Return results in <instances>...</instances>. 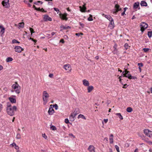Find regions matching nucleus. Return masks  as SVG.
I'll return each instance as SVG.
<instances>
[{"instance_id": "f257e3e1", "label": "nucleus", "mask_w": 152, "mask_h": 152, "mask_svg": "<svg viewBox=\"0 0 152 152\" xmlns=\"http://www.w3.org/2000/svg\"><path fill=\"white\" fill-rule=\"evenodd\" d=\"M17 107L15 106L12 107L11 104H8L6 108L7 114L11 116H12L15 114V112L16 111Z\"/></svg>"}, {"instance_id": "f03ea898", "label": "nucleus", "mask_w": 152, "mask_h": 152, "mask_svg": "<svg viewBox=\"0 0 152 152\" xmlns=\"http://www.w3.org/2000/svg\"><path fill=\"white\" fill-rule=\"evenodd\" d=\"M12 88L13 91L12 92L15 91L16 94H19L20 92L21 87L16 82L13 84L12 86Z\"/></svg>"}, {"instance_id": "7ed1b4c3", "label": "nucleus", "mask_w": 152, "mask_h": 152, "mask_svg": "<svg viewBox=\"0 0 152 152\" xmlns=\"http://www.w3.org/2000/svg\"><path fill=\"white\" fill-rule=\"evenodd\" d=\"M50 96L49 94L46 91H43L42 93V98L43 101V104L46 105L48 101Z\"/></svg>"}, {"instance_id": "20e7f679", "label": "nucleus", "mask_w": 152, "mask_h": 152, "mask_svg": "<svg viewBox=\"0 0 152 152\" xmlns=\"http://www.w3.org/2000/svg\"><path fill=\"white\" fill-rule=\"evenodd\" d=\"M123 77L128 78L129 79H135L137 78L135 77L132 76L130 74L129 72L126 69L124 72H123L122 73Z\"/></svg>"}, {"instance_id": "39448f33", "label": "nucleus", "mask_w": 152, "mask_h": 152, "mask_svg": "<svg viewBox=\"0 0 152 152\" xmlns=\"http://www.w3.org/2000/svg\"><path fill=\"white\" fill-rule=\"evenodd\" d=\"M144 133L145 135L149 138H152V131L147 129H145L143 130Z\"/></svg>"}, {"instance_id": "423d86ee", "label": "nucleus", "mask_w": 152, "mask_h": 152, "mask_svg": "<svg viewBox=\"0 0 152 152\" xmlns=\"http://www.w3.org/2000/svg\"><path fill=\"white\" fill-rule=\"evenodd\" d=\"M141 31L143 32L148 27V25L145 22H142L140 25Z\"/></svg>"}, {"instance_id": "0eeeda50", "label": "nucleus", "mask_w": 152, "mask_h": 152, "mask_svg": "<svg viewBox=\"0 0 152 152\" xmlns=\"http://www.w3.org/2000/svg\"><path fill=\"white\" fill-rule=\"evenodd\" d=\"M14 49L16 52L19 53L21 52L24 50V49L23 48L19 46H15L14 48Z\"/></svg>"}, {"instance_id": "6e6552de", "label": "nucleus", "mask_w": 152, "mask_h": 152, "mask_svg": "<svg viewBox=\"0 0 152 152\" xmlns=\"http://www.w3.org/2000/svg\"><path fill=\"white\" fill-rule=\"evenodd\" d=\"M9 0H4L2 2V5L6 8H8L9 7Z\"/></svg>"}, {"instance_id": "1a4fd4ad", "label": "nucleus", "mask_w": 152, "mask_h": 152, "mask_svg": "<svg viewBox=\"0 0 152 152\" xmlns=\"http://www.w3.org/2000/svg\"><path fill=\"white\" fill-rule=\"evenodd\" d=\"M88 150L89 152H95V148L92 145H90L88 148Z\"/></svg>"}, {"instance_id": "9d476101", "label": "nucleus", "mask_w": 152, "mask_h": 152, "mask_svg": "<svg viewBox=\"0 0 152 152\" xmlns=\"http://www.w3.org/2000/svg\"><path fill=\"white\" fill-rule=\"evenodd\" d=\"M115 11L113 12V14H116L118 12L121 10V9L120 8V6L118 4H116L115 5Z\"/></svg>"}, {"instance_id": "9b49d317", "label": "nucleus", "mask_w": 152, "mask_h": 152, "mask_svg": "<svg viewBox=\"0 0 152 152\" xmlns=\"http://www.w3.org/2000/svg\"><path fill=\"white\" fill-rule=\"evenodd\" d=\"M43 19L45 21H51L52 20L51 18L49 16L47 15H44Z\"/></svg>"}, {"instance_id": "f8f14e48", "label": "nucleus", "mask_w": 152, "mask_h": 152, "mask_svg": "<svg viewBox=\"0 0 152 152\" xmlns=\"http://www.w3.org/2000/svg\"><path fill=\"white\" fill-rule=\"evenodd\" d=\"M52 104L50 105V107L48 111V114L50 115H52L54 113L55 111L52 107Z\"/></svg>"}, {"instance_id": "ddd939ff", "label": "nucleus", "mask_w": 152, "mask_h": 152, "mask_svg": "<svg viewBox=\"0 0 152 152\" xmlns=\"http://www.w3.org/2000/svg\"><path fill=\"white\" fill-rule=\"evenodd\" d=\"M117 45L116 44H115L113 47L114 50L112 51V53L114 54L118 55V50L117 49Z\"/></svg>"}, {"instance_id": "4468645a", "label": "nucleus", "mask_w": 152, "mask_h": 152, "mask_svg": "<svg viewBox=\"0 0 152 152\" xmlns=\"http://www.w3.org/2000/svg\"><path fill=\"white\" fill-rule=\"evenodd\" d=\"M67 14L66 13H65L63 14H60L59 16L60 18L63 20H66L68 19V18L66 17V16H67Z\"/></svg>"}, {"instance_id": "2eb2a0df", "label": "nucleus", "mask_w": 152, "mask_h": 152, "mask_svg": "<svg viewBox=\"0 0 152 152\" xmlns=\"http://www.w3.org/2000/svg\"><path fill=\"white\" fill-rule=\"evenodd\" d=\"M77 114L75 112H73L71 114L69 117L70 120L71 121H73L75 120V118Z\"/></svg>"}, {"instance_id": "dca6fc26", "label": "nucleus", "mask_w": 152, "mask_h": 152, "mask_svg": "<svg viewBox=\"0 0 152 152\" xmlns=\"http://www.w3.org/2000/svg\"><path fill=\"white\" fill-rule=\"evenodd\" d=\"M64 68L66 70H69V71H71L72 70L71 66H70V64H67L64 65Z\"/></svg>"}, {"instance_id": "f3484780", "label": "nucleus", "mask_w": 152, "mask_h": 152, "mask_svg": "<svg viewBox=\"0 0 152 152\" xmlns=\"http://www.w3.org/2000/svg\"><path fill=\"white\" fill-rule=\"evenodd\" d=\"M8 99L12 104H15L16 103V100L15 98L10 97L8 98Z\"/></svg>"}, {"instance_id": "a211bd4d", "label": "nucleus", "mask_w": 152, "mask_h": 152, "mask_svg": "<svg viewBox=\"0 0 152 152\" xmlns=\"http://www.w3.org/2000/svg\"><path fill=\"white\" fill-rule=\"evenodd\" d=\"M83 85L86 86H88L89 85V81L86 79H84L82 81Z\"/></svg>"}, {"instance_id": "6ab92c4d", "label": "nucleus", "mask_w": 152, "mask_h": 152, "mask_svg": "<svg viewBox=\"0 0 152 152\" xmlns=\"http://www.w3.org/2000/svg\"><path fill=\"white\" fill-rule=\"evenodd\" d=\"M108 27L110 29H113L114 27V23L113 20L110 21V23Z\"/></svg>"}, {"instance_id": "aec40b11", "label": "nucleus", "mask_w": 152, "mask_h": 152, "mask_svg": "<svg viewBox=\"0 0 152 152\" xmlns=\"http://www.w3.org/2000/svg\"><path fill=\"white\" fill-rule=\"evenodd\" d=\"M86 4H84V5H83V7L80 6L79 7V8H80V11L82 12H85V10L86 9Z\"/></svg>"}, {"instance_id": "412c9836", "label": "nucleus", "mask_w": 152, "mask_h": 152, "mask_svg": "<svg viewBox=\"0 0 152 152\" xmlns=\"http://www.w3.org/2000/svg\"><path fill=\"white\" fill-rule=\"evenodd\" d=\"M102 15L104 16L105 18H107L110 21H111L112 20H113V19L112 18L111 16L109 15H105L104 14H103Z\"/></svg>"}, {"instance_id": "4be33fe9", "label": "nucleus", "mask_w": 152, "mask_h": 152, "mask_svg": "<svg viewBox=\"0 0 152 152\" xmlns=\"http://www.w3.org/2000/svg\"><path fill=\"white\" fill-rule=\"evenodd\" d=\"M24 23L23 22L20 23L18 25V28L20 29V28H23L24 27Z\"/></svg>"}, {"instance_id": "5701e85b", "label": "nucleus", "mask_w": 152, "mask_h": 152, "mask_svg": "<svg viewBox=\"0 0 152 152\" xmlns=\"http://www.w3.org/2000/svg\"><path fill=\"white\" fill-rule=\"evenodd\" d=\"M87 90H88V92L90 93L91 92L93 89L94 88L92 86H88Z\"/></svg>"}, {"instance_id": "b1692460", "label": "nucleus", "mask_w": 152, "mask_h": 152, "mask_svg": "<svg viewBox=\"0 0 152 152\" xmlns=\"http://www.w3.org/2000/svg\"><path fill=\"white\" fill-rule=\"evenodd\" d=\"M113 135L112 134H111L110 136L109 141L110 143L112 144L113 142Z\"/></svg>"}, {"instance_id": "393cba45", "label": "nucleus", "mask_w": 152, "mask_h": 152, "mask_svg": "<svg viewBox=\"0 0 152 152\" xmlns=\"http://www.w3.org/2000/svg\"><path fill=\"white\" fill-rule=\"evenodd\" d=\"M140 3L139 2L135 3L133 5V8L134 9H137L139 6Z\"/></svg>"}, {"instance_id": "a878e982", "label": "nucleus", "mask_w": 152, "mask_h": 152, "mask_svg": "<svg viewBox=\"0 0 152 152\" xmlns=\"http://www.w3.org/2000/svg\"><path fill=\"white\" fill-rule=\"evenodd\" d=\"M140 5L142 6L146 7L147 6V3L144 1H142L140 2Z\"/></svg>"}, {"instance_id": "bb28decb", "label": "nucleus", "mask_w": 152, "mask_h": 152, "mask_svg": "<svg viewBox=\"0 0 152 152\" xmlns=\"http://www.w3.org/2000/svg\"><path fill=\"white\" fill-rule=\"evenodd\" d=\"M0 28L1 29V32L3 34L4 32L5 28L2 25L0 26Z\"/></svg>"}, {"instance_id": "cd10ccee", "label": "nucleus", "mask_w": 152, "mask_h": 152, "mask_svg": "<svg viewBox=\"0 0 152 152\" xmlns=\"http://www.w3.org/2000/svg\"><path fill=\"white\" fill-rule=\"evenodd\" d=\"M78 118H82L84 120H86V118L83 115L80 114L77 117Z\"/></svg>"}, {"instance_id": "c85d7f7f", "label": "nucleus", "mask_w": 152, "mask_h": 152, "mask_svg": "<svg viewBox=\"0 0 152 152\" xmlns=\"http://www.w3.org/2000/svg\"><path fill=\"white\" fill-rule=\"evenodd\" d=\"M60 28H61V30L66 29L69 28H70V27L69 26H61Z\"/></svg>"}, {"instance_id": "c756f323", "label": "nucleus", "mask_w": 152, "mask_h": 152, "mask_svg": "<svg viewBox=\"0 0 152 152\" xmlns=\"http://www.w3.org/2000/svg\"><path fill=\"white\" fill-rule=\"evenodd\" d=\"M13 60V59L11 57H8L6 59V61L7 62H10L12 61Z\"/></svg>"}, {"instance_id": "7c9ffc66", "label": "nucleus", "mask_w": 152, "mask_h": 152, "mask_svg": "<svg viewBox=\"0 0 152 152\" xmlns=\"http://www.w3.org/2000/svg\"><path fill=\"white\" fill-rule=\"evenodd\" d=\"M116 115L118 116L119 118L121 120H123V116L121 115L120 113H116L115 114Z\"/></svg>"}, {"instance_id": "2f4dec72", "label": "nucleus", "mask_w": 152, "mask_h": 152, "mask_svg": "<svg viewBox=\"0 0 152 152\" xmlns=\"http://www.w3.org/2000/svg\"><path fill=\"white\" fill-rule=\"evenodd\" d=\"M132 109L131 107H128L126 108V111L129 113L132 112Z\"/></svg>"}, {"instance_id": "473e14b6", "label": "nucleus", "mask_w": 152, "mask_h": 152, "mask_svg": "<svg viewBox=\"0 0 152 152\" xmlns=\"http://www.w3.org/2000/svg\"><path fill=\"white\" fill-rule=\"evenodd\" d=\"M88 20L89 21H92L93 20V19L92 18V16L90 15L89 17L88 18Z\"/></svg>"}, {"instance_id": "72a5a7b5", "label": "nucleus", "mask_w": 152, "mask_h": 152, "mask_svg": "<svg viewBox=\"0 0 152 152\" xmlns=\"http://www.w3.org/2000/svg\"><path fill=\"white\" fill-rule=\"evenodd\" d=\"M152 31H148V36L150 37H151L152 36Z\"/></svg>"}, {"instance_id": "f704fd0d", "label": "nucleus", "mask_w": 152, "mask_h": 152, "mask_svg": "<svg viewBox=\"0 0 152 152\" xmlns=\"http://www.w3.org/2000/svg\"><path fill=\"white\" fill-rule=\"evenodd\" d=\"M150 50V49L148 48H144L143 49V50L145 53L148 52Z\"/></svg>"}, {"instance_id": "c9c22d12", "label": "nucleus", "mask_w": 152, "mask_h": 152, "mask_svg": "<svg viewBox=\"0 0 152 152\" xmlns=\"http://www.w3.org/2000/svg\"><path fill=\"white\" fill-rule=\"evenodd\" d=\"M124 47L126 50L129 47V45L127 43H125V44Z\"/></svg>"}, {"instance_id": "e433bc0d", "label": "nucleus", "mask_w": 152, "mask_h": 152, "mask_svg": "<svg viewBox=\"0 0 152 152\" xmlns=\"http://www.w3.org/2000/svg\"><path fill=\"white\" fill-rule=\"evenodd\" d=\"M50 129L53 130H56V127L54 126H51Z\"/></svg>"}, {"instance_id": "4c0bfd02", "label": "nucleus", "mask_w": 152, "mask_h": 152, "mask_svg": "<svg viewBox=\"0 0 152 152\" xmlns=\"http://www.w3.org/2000/svg\"><path fill=\"white\" fill-rule=\"evenodd\" d=\"M16 138L17 139H20L21 138V136L20 134H17Z\"/></svg>"}, {"instance_id": "58836bf2", "label": "nucleus", "mask_w": 152, "mask_h": 152, "mask_svg": "<svg viewBox=\"0 0 152 152\" xmlns=\"http://www.w3.org/2000/svg\"><path fill=\"white\" fill-rule=\"evenodd\" d=\"M12 43H20V42L16 39H13L12 41Z\"/></svg>"}, {"instance_id": "ea45409f", "label": "nucleus", "mask_w": 152, "mask_h": 152, "mask_svg": "<svg viewBox=\"0 0 152 152\" xmlns=\"http://www.w3.org/2000/svg\"><path fill=\"white\" fill-rule=\"evenodd\" d=\"M53 107H55V109L56 110H57L58 109V105L56 104H55L54 105H52V106Z\"/></svg>"}, {"instance_id": "a19ab883", "label": "nucleus", "mask_w": 152, "mask_h": 152, "mask_svg": "<svg viewBox=\"0 0 152 152\" xmlns=\"http://www.w3.org/2000/svg\"><path fill=\"white\" fill-rule=\"evenodd\" d=\"M29 29L31 34H32V33H34V30L33 28H30Z\"/></svg>"}, {"instance_id": "79ce46f5", "label": "nucleus", "mask_w": 152, "mask_h": 152, "mask_svg": "<svg viewBox=\"0 0 152 152\" xmlns=\"http://www.w3.org/2000/svg\"><path fill=\"white\" fill-rule=\"evenodd\" d=\"M115 147L117 151V152H120L119 150V148L118 146L117 145H115Z\"/></svg>"}, {"instance_id": "37998d69", "label": "nucleus", "mask_w": 152, "mask_h": 152, "mask_svg": "<svg viewBox=\"0 0 152 152\" xmlns=\"http://www.w3.org/2000/svg\"><path fill=\"white\" fill-rule=\"evenodd\" d=\"M16 145V144L15 143L13 142L10 145V147H13L14 146H15V145Z\"/></svg>"}, {"instance_id": "c03bdc74", "label": "nucleus", "mask_w": 152, "mask_h": 152, "mask_svg": "<svg viewBox=\"0 0 152 152\" xmlns=\"http://www.w3.org/2000/svg\"><path fill=\"white\" fill-rule=\"evenodd\" d=\"M42 137L45 139H47V136L45 134H42Z\"/></svg>"}, {"instance_id": "a18cd8bd", "label": "nucleus", "mask_w": 152, "mask_h": 152, "mask_svg": "<svg viewBox=\"0 0 152 152\" xmlns=\"http://www.w3.org/2000/svg\"><path fill=\"white\" fill-rule=\"evenodd\" d=\"M65 122L66 124H68L69 123V120L67 118H66L65 119Z\"/></svg>"}, {"instance_id": "49530a36", "label": "nucleus", "mask_w": 152, "mask_h": 152, "mask_svg": "<svg viewBox=\"0 0 152 152\" xmlns=\"http://www.w3.org/2000/svg\"><path fill=\"white\" fill-rule=\"evenodd\" d=\"M53 9H54V10L55 11H56V12H57V13H58L59 12V10L58 9L56 8H54Z\"/></svg>"}, {"instance_id": "de8ad7c7", "label": "nucleus", "mask_w": 152, "mask_h": 152, "mask_svg": "<svg viewBox=\"0 0 152 152\" xmlns=\"http://www.w3.org/2000/svg\"><path fill=\"white\" fill-rule=\"evenodd\" d=\"M3 105L1 104L0 103V112H1L3 108Z\"/></svg>"}, {"instance_id": "09e8293b", "label": "nucleus", "mask_w": 152, "mask_h": 152, "mask_svg": "<svg viewBox=\"0 0 152 152\" xmlns=\"http://www.w3.org/2000/svg\"><path fill=\"white\" fill-rule=\"evenodd\" d=\"M123 76V75H122L121 76H120L119 77V81L121 83H122V81H121V77Z\"/></svg>"}, {"instance_id": "8fccbe9b", "label": "nucleus", "mask_w": 152, "mask_h": 152, "mask_svg": "<svg viewBox=\"0 0 152 152\" xmlns=\"http://www.w3.org/2000/svg\"><path fill=\"white\" fill-rule=\"evenodd\" d=\"M3 69V67L1 65H0V71L2 70Z\"/></svg>"}, {"instance_id": "3c124183", "label": "nucleus", "mask_w": 152, "mask_h": 152, "mask_svg": "<svg viewBox=\"0 0 152 152\" xmlns=\"http://www.w3.org/2000/svg\"><path fill=\"white\" fill-rule=\"evenodd\" d=\"M80 25L82 27V28L84 27V24L83 23H79Z\"/></svg>"}, {"instance_id": "603ef678", "label": "nucleus", "mask_w": 152, "mask_h": 152, "mask_svg": "<svg viewBox=\"0 0 152 152\" xmlns=\"http://www.w3.org/2000/svg\"><path fill=\"white\" fill-rule=\"evenodd\" d=\"M138 65L140 66V67H142L143 66V64L142 63H139L138 64Z\"/></svg>"}, {"instance_id": "864d4df0", "label": "nucleus", "mask_w": 152, "mask_h": 152, "mask_svg": "<svg viewBox=\"0 0 152 152\" xmlns=\"http://www.w3.org/2000/svg\"><path fill=\"white\" fill-rule=\"evenodd\" d=\"M30 39H31L35 43H36V42H37L36 40L34 39L33 38H31V37L30 38Z\"/></svg>"}, {"instance_id": "5fc2aeb1", "label": "nucleus", "mask_w": 152, "mask_h": 152, "mask_svg": "<svg viewBox=\"0 0 152 152\" xmlns=\"http://www.w3.org/2000/svg\"><path fill=\"white\" fill-rule=\"evenodd\" d=\"M69 135L70 136H72V137L74 138H75V136H74L72 134H69Z\"/></svg>"}, {"instance_id": "6e6d98bb", "label": "nucleus", "mask_w": 152, "mask_h": 152, "mask_svg": "<svg viewBox=\"0 0 152 152\" xmlns=\"http://www.w3.org/2000/svg\"><path fill=\"white\" fill-rule=\"evenodd\" d=\"M108 121V119H104V121L105 123H106Z\"/></svg>"}, {"instance_id": "4d7b16f0", "label": "nucleus", "mask_w": 152, "mask_h": 152, "mask_svg": "<svg viewBox=\"0 0 152 152\" xmlns=\"http://www.w3.org/2000/svg\"><path fill=\"white\" fill-rule=\"evenodd\" d=\"M15 148L16 150H18L19 149V147L16 145L15 146Z\"/></svg>"}, {"instance_id": "13d9d810", "label": "nucleus", "mask_w": 152, "mask_h": 152, "mask_svg": "<svg viewBox=\"0 0 152 152\" xmlns=\"http://www.w3.org/2000/svg\"><path fill=\"white\" fill-rule=\"evenodd\" d=\"M53 74H50L49 75V76L50 77H52L53 76Z\"/></svg>"}, {"instance_id": "bf43d9fd", "label": "nucleus", "mask_w": 152, "mask_h": 152, "mask_svg": "<svg viewBox=\"0 0 152 152\" xmlns=\"http://www.w3.org/2000/svg\"><path fill=\"white\" fill-rule=\"evenodd\" d=\"M147 142L149 144H150H150H151V145H152V142L151 141H148Z\"/></svg>"}, {"instance_id": "052dcab7", "label": "nucleus", "mask_w": 152, "mask_h": 152, "mask_svg": "<svg viewBox=\"0 0 152 152\" xmlns=\"http://www.w3.org/2000/svg\"><path fill=\"white\" fill-rule=\"evenodd\" d=\"M60 42L64 43V39H61L60 40Z\"/></svg>"}, {"instance_id": "680f3d73", "label": "nucleus", "mask_w": 152, "mask_h": 152, "mask_svg": "<svg viewBox=\"0 0 152 152\" xmlns=\"http://www.w3.org/2000/svg\"><path fill=\"white\" fill-rule=\"evenodd\" d=\"M104 140H105L106 141H108V139L107 137H105L104 139Z\"/></svg>"}, {"instance_id": "e2e57ef3", "label": "nucleus", "mask_w": 152, "mask_h": 152, "mask_svg": "<svg viewBox=\"0 0 152 152\" xmlns=\"http://www.w3.org/2000/svg\"><path fill=\"white\" fill-rule=\"evenodd\" d=\"M56 34V33L55 32H52L51 33V35L52 36H53L54 35H55Z\"/></svg>"}, {"instance_id": "0e129e2a", "label": "nucleus", "mask_w": 152, "mask_h": 152, "mask_svg": "<svg viewBox=\"0 0 152 152\" xmlns=\"http://www.w3.org/2000/svg\"><path fill=\"white\" fill-rule=\"evenodd\" d=\"M4 90L6 91H7L8 90V89L7 88L5 87L4 88Z\"/></svg>"}, {"instance_id": "69168bd1", "label": "nucleus", "mask_w": 152, "mask_h": 152, "mask_svg": "<svg viewBox=\"0 0 152 152\" xmlns=\"http://www.w3.org/2000/svg\"><path fill=\"white\" fill-rule=\"evenodd\" d=\"M33 8H34L35 10H37V8L34 5L33 6Z\"/></svg>"}, {"instance_id": "338daca9", "label": "nucleus", "mask_w": 152, "mask_h": 152, "mask_svg": "<svg viewBox=\"0 0 152 152\" xmlns=\"http://www.w3.org/2000/svg\"><path fill=\"white\" fill-rule=\"evenodd\" d=\"M127 7H125V8H124V12H126V10H127Z\"/></svg>"}, {"instance_id": "774afa93", "label": "nucleus", "mask_w": 152, "mask_h": 152, "mask_svg": "<svg viewBox=\"0 0 152 152\" xmlns=\"http://www.w3.org/2000/svg\"><path fill=\"white\" fill-rule=\"evenodd\" d=\"M134 152H138V149L137 148H136Z\"/></svg>"}]
</instances>
